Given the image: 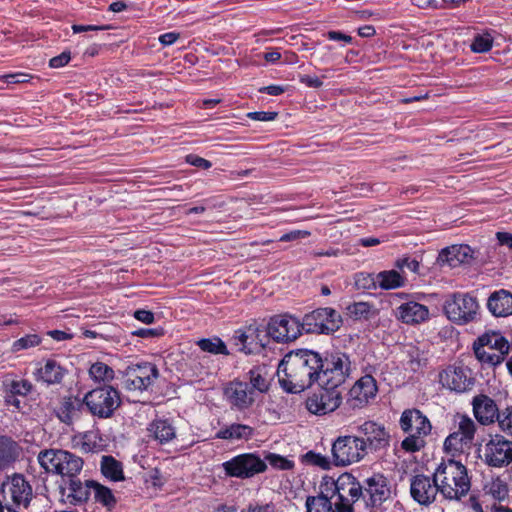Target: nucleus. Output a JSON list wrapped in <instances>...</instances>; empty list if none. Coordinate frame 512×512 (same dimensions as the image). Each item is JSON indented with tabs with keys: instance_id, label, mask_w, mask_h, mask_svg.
Here are the masks:
<instances>
[{
	"instance_id": "f257e3e1",
	"label": "nucleus",
	"mask_w": 512,
	"mask_h": 512,
	"mask_svg": "<svg viewBox=\"0 0 512 512\" xmlns=\"http://www.w3.org/2000/svg\"><path fill=\"white\" fill-rule=\"evenodd\" d=\"M321 355L313 350L298 349L287 353L278 365L277 376L281 387L289 393H299L315 382L320 385Z\"/></svg>"
},
{
	"instance_id": "f03ea898",
	"label": "nucleus",
	"mask_w": 512,
	"mask_h": 512,
	"mask_svg": "<svg viewBox=\"0 0 512 512\" xmlns=\"http://www.w3.org/2000/svg\"><path fill=\"white\" fill-rule=\"evenodd\" d=\"M434 472L435 481L439 485L443 498L460 501L470 491L471 481L468 471L461 462L453 459L443 460Z\"/></svg>"
},
{
	"instance_id": "7ed1b4c3",
	"label": "nucleus",
	"mask_w": 512,
	"mask_h": 512,
	"mask_svg": "<svg viewBox=\"0 0 512 512\" xmlns=\"http://www.w3.org/2000/svg\"><path fill=\"white\" fill-rule=\"evenodd\" d=\"M510 349L509 342L499 332H489L480 336L474 343L476 358L489 366L501 364Z\"/></svg>"
},
{
	"instance_id": "20e7f679",
	"label": "nucleus",
	"mask_w": 512,
	"mask_h": 512,
	"mask_svg": "<svg viewBox=\"0 0 512 512\" xmlns=\"http://www.w3.org/2000/svg\"><path fill=\"white\" fill-rule=\"evenodd\" d=\"M83 402L93 416L109 418L120 406L121 399L119 391L107 385L89 391Z\"/></svg>"
},
{
	"instance_id": "39448f33",
	"label": "nucleus",
	"mask_w": 512,
	"mask_h": 512,
	"mask_svg": "<svg viewBox=\"0 0 512 512\" xmlns=\"http://www.w3.org/2000/svg\"><path fill=\"white\" fill-rule=\"evenodd\" d=\"M0 491L4 499L11 502L12 509L18 512L21 509H27L34 497L31 484L24 475L19 473L7 476L1 484Z\"/></svg>"
},
{
	"instance_id": "423d86ee",
	"label": "nucleus",
	"mask_w": 512,
	"mask_h": 512,
	"mask_svg": "<svg viewBox=\"0 0 512 512\" xmlns=\"http://www.w3.org/2000/svg\"><path fill=\"white\" fill-rule=\"evenodd\" d=\"M342 325L341 315L333 308H317L302 318V328L308 334L329 335Z\"/></svg>"
},
{
	"instance_id": "0eeeda50",
	"label": "nucleus",
	"mask_w": 512,
	"mask_h": 512,
	"mask_svg": "<svg viewBox=\"0 0 512 512\" xmlns=\"http://www.w3.org/2000/svg\"><path fill=\"white\" fill-rule=\"evenodd\" d=\"M351 372V361L347 354L335 352L323 360L320 370V385L340 387Z\"/></svg>"
},
{
	"instance_id": "6e6552de",
	"label": "nucleus",
	"mask_w": 512,
	"mask_h": 512,
	"mask_svg": "<svg viewBox=\"0 0 512 512\" xmlns=\"http://www.w3.org/2000/svg\"><path fill=\"white\" fill-rule=\"evenodd\" d=\"M478 309L476 298L466 293H455L444 303V312L448 319L460 325L473 321Z\"/></svg>"
},
{
	"instance_id": "1a4fd4ad",
	"label": "nucleus",
	"mask_w": 512,
	"mask_h": 512,
	"mask_svg": "<svg viewBox=\"0 0 512 512\" xmlns=\"http://www.w3.org/2000/svg\"><path fill=\"white\" fill-rule=\"evenodd\" d=\"M333 495H337L340 512H354L353 504L363 501V481L359 482L349 473H344L333 483Z\"/></svg>"
},
{
	"instance_id": "9d476101",
	"label": "nucleus",
	"mask_w": 512,
	"mask_h": 512,
	"mask_svg": "<svg viewBox=\"0 0 512 512\" xmlns=\"http://www.w3.org/2000/svg\"><path fill=\"white\" fill-rule=\"evenodd\" d=\"M356 431L366 454L386 449L390 444L389 431L378 422L366 420L356 427Z\"/></svg>"
},
{
	"instance_id": "9b49d317",
	"label": "nucleus",
	"mask_w": 512,
	"mask_h": 512,
	"mask_svg": "<svg viewBox=\"0 0 512 512\" xmlns=\"http://www.w3.org/2000/svg\"><path fill=\"white\" fill-rule=\"evenodd\" d=\"M333 464L347 466L361 461L367 454L356 435L339 436L331 448Z\"/></svg>"
},
{
	"instance_id": "f8f14e48",
	"label": "nucleus",
	"mask_w": 512,
	"mask_h": 512,
	"mask_svg": "<svg viewBox=\"0 0 512 512\" xmlns=\"http://www.w3.org/2000/svg\"><path fill=\"white\" fill-rule=\"evenodd\" d=\"M303 331L302 321L290 314L271 317L266 327V334L278 343L294 341Z\"/></svg>"
},
{
	"instance_id": "ddd939ff",
	"label": "nucleus",
	"mask_w": 512,
	"mask_h": 512,
	"mask_svg": "<svg viewBox=\"0 0 512 512\" xmlns=\"http://www.w3.org/2000/svg\"><path fill=\"white\" fill-rule=\"evenodd\" d=\"M222 467L227 476L246 479L264 472L267 465L258 455L244 453L225 461Z\"/></svg>"
},
{
	"instance_id": "4468645a",
	"label": "nucleus",
	"mask_w": 512,
	"mask_h": 512,
	"mask_svg": "<svg viewBox=\"0 0 512 512\" xmlns=\"http://www.w3.org/2000/svg\"><path fill=\"white\" fill-rule=\"evenodd\" d=\"M157 367L149 362L128 366L123 373V387L129 391L147 390L158 378Z\"/></svg>"
},
{
	"instance_id": "2eb2a0df",
	"label": "nucleus",
	"mask_w": 512,
	"mask_h": 512,
	"mask_svg": "<svg viewBox=\"0 0 512 512\" xmlns=\"http://www.w3.org/2000/svg\"><path fill=\"white\" fill-rule=\"evenodd\" d=\"M484 463L504 468L512 463V441L502 434L491 435L484 447Z\"/></svg>"
},
{
	"instance_id": "dca6fc26",
	"label": "nucleus",
	"mask_w": 512,
	"mask_h": 512,
	"mask_svg": "<svg viewBox=\"0 0 512 512\" xmlns=\"http://www.w3.org/2000/svg\"><path fill=\"white\" fill-rule=\"evenodd\" d=\"M320 389L306 400V408L315 415H325L335 411L342 403L340 387L319 385Z\"/></svg>"
},
{
	"instance_id": "f3484780",
	"label": "nucleus",
	"mask_w": 512,
	"mask_h": 512,
	"mask_svg": "<svg viewBox=\"0 0 512 512\" xmlns=\"http://www.w3.org/2000/svg\"><path fill=\"white\" fill-rule=\"evenodd\" d=\"M391 495L390 483L382 474H373L363 480V502L366 508H380Z\"/></svg>"
},
{
	"instance_id": "a211bd4d",
	"label": "nucleus",
	"mask_w": 512,
	"mask_h": 512,
	"mask_svg": "<svg viewBox=\"0 0 512 512\" xmlns=\"http://www.w3.org/2000/svg\"><path fill=\"white\" fill-rule=\"evenodd\" d=\"M440 493L439 485L435 481V472L432 477L424 474H418L410 480V494L414 501L420 505L428 506L436 499Z\"/></svg>"
},
{
	"instance_id": "6ab92c4d",
	"label": "nucleus",
	"mask_w": 512,
	"mask_h": 512,
	"mask_svg": "<svg viewBox=\"0 0 512 512\" xmlns=\"http://www.w3.org/2000/svg\"><path fill=\"white\" fill-rule=\"evenodd\" d=\"M224 395L229 404L240 411L250 408L256 400V390L247 381L229 382L224 388Z\"/></svg>"
},
{
	"instance_id": "aec40b11",
	"label": "nucleus",
	"mask_w": 512,
	"mask_h": 512,
	"mask_svg": "<svg viewBox=\"0 0 512 512\" xmlns=\"http://www.w3.org/2000/svg\"><path fill=\"white\" fill-rule=\"evenodd\" d=\"M476 258V251L469 245L459 244L443 248L437 257L440 267L457 268L462 265H470Z\"/></svg>"
},
{
	"instance_id": "412c9836",
	"label": "nucleus",
	"mask_w": 512,
	"mask_h": 512,
	"mask_svg": "<svg viewBox=\"0 0 512 512\" xmlns=\"http://www.w3.org/2000/svg\"><path fill=\"white\" fill-rule=\"evenodd\" d=\"M33 389V385L27 379L4 378L2 381V391L4 402L7 406H12L18 412H22L25 403L19 397L27 396Z\"/></svg>"
},
{
	"instance_id": "4be33fe9",
	"label": "nucleus",
	"mask_w": 512,
	"mask_h": 512,
	"mask_svg": "<svg viewBox=\"0 0 512 512\" xmlns=\"http://www.w3.org/2000/svg\"><path fill=\"white\" fill-rule=\"evenodd\" d=\"M377 390L376 380L371 375H365L349 390L346 404L352 409L362 408L376 396Z\"/></svg>"
},
{
	"instance_id": "5701e85b",
	"label": "nucleus",
	"mask_w": 512,
	"mask_h": 512,
	"mask_svg": "<svg viewBox=\"0 0 512 512\" xmlns=\"http://www.w3.org/2000/svg\"><path fill=\"white\" fill-rule=\"evenodd\" d=\"M472 409L475 419L484 426L497 423L500 417L501 409L496 402L485 394H478L472 399Z\"/></svg>"
},
{
	"instance_id": "b1692460",
	"label": "nucleus",
	"mask_w": 512,
	"mask_h": 512,
	"mask_svg": "<svg viewBox=\"0 0 512 512\" xmlns=\"http://www.w3.org/2000/svg\"><path fill=\"white\" fill-rule=\"evenodd\" d=\"M443 386L456 392H465L474 384L470 370L465 367L449 366L440 374Z\"/></svg>"
},
{
	"instance_id": "393cba45",
	"label": "nucleus",
	"mask_w": 512,
	"mask_h": 512,
	"mask_svg": "<svg viewBox=\"0 0 512 512\" xmlns=\"http://www.w3.org/2000/svg\"><path fill=\"white\" fill-rule=\"evenodd\" d=\"M400 427L406 433L427 436L431 432L429 419L419 410H405L400 418Z\"/></svg>"
},
{
	"instance_id": "a878e982",
	"label": "nucleus",
	"mask_w": 512,
	"mask_h": 512,
	"mask_svg": "<svg viewBox=\"0 0 512 512\" xmlns=\"http://www.w3.org/2000/svg\"><path fill=\"white\" fill-rule=\"evenodd\" d=\"M397 319L406 324H419L429 318L428 307L418 302L410 301L401 304L395 312Z\"/></svg>"
},
{
	"instance_id": "bb28decb",
	"label": "nucleus",
	"mask_w": 512,
	"mask_h": 512,
	"mask_svg": "<svg viewBox=\"0 0 512 512\" xmlns=\"http://www.w3.org/2000/svg\"><path fill=\"white\" fill-rule=\"evenodd\" d=\"M148 437L159 444H167L176 438V428L168 419H155L147 427Z\"/></svg>"
},
{
	"instance_id": "cd10ccee",
	"label": "nucleus",
	"mask_w": 512,
	"mask_h": 512,
	"mask_svg": "<svg viewBox=\"0 0 512 512\" xmlns=\"http://www.w3.org/2000/svg\"><path fill=\"white\" fill-rule=\"evenodd\" d=\"M66 369L56 360L48 359L34 373L35 379L47 385L60 384L66 375Z\"/></svg>"
},
{
	"instance_id": "c85d7f7f",
	"label": "nucleus",
	"mask_w": 512,
	"mask_h": 512,
	"mask_svg": "<svg viewBox=\"0 0 512 512\" xmlns=\"http://www.w3.org/2000/svg\"><path fill=\"white\" fill-rule=\"evenodd\" d=\"M487 307L496 317L512 315V293L504 289L493 292L488 298Z\"/></svg>"
},
{
	"instance_id": "c756f323",
	"label": "nucleus",
	"mask_w": 512,
	"mask_h": 512,
	"mask_svg": "<svg viewBox=\"0 0 512 512\" xmlns=\"http://www.w3.org/2000/svg\"><path fill=\"white\" fill-rule=\"evenodd\" d=\"M92 480L82 483L76 477L69 479L68 483L63 487V493L67 495L72 503H82L89 499L92 492Z\"/></svg>"
},
{
	"instance_id": "7c9ffc66",
	"label": "nucleus",
	"mask_w": 512,
	"mask_h": 512,
	"mask_svg": "<svg viewBox=\"0 0 512 512\" xmlns=\"http://www.w3.org/2000/svg\"><path fill=\"white\" fill-rule=\"evenodd\" d=\"M254 433V429L246 424L232 423L222 427L215 435L217 439L238 441L249 440Z\"/></svg>"
},
{
	"instance_id": "2f4dec72",
	"label": "nucleus",
	"mask_w": 512,
	"mask_h": 512,
	"mask_svg": "<svg viewBox=\"0 0 512 512\" xmlns=\"http://www.w3.org/2000/svg\"><path fill=\"white\" fill-rule=\"evenodd\" d=\"M83 468V460L69 451L62 450V457L57 475L68 477L69 479L76 477Z\"/></svg>"
},
{
	"instance_id": "473e14b6",
	"label": "nucleus",
	"mask_w": 512,
	"mask_h": 512,
	"mask_svg": "<svg viewBox=\"0 0 512 512\" xmlns=\"http://www.w3.org/2000/svg\"><path fill=\"white\" fill-rule=\"evenodd\" d=\"M254 336H257V326L250 325L245 329H239L233 336L234 345L238 351L245 354H252L255 351Z\"/></svg>"
},
{
	"instance_id": "72a5a7b5",
	"label": "nucleus",
	"mask_w": 512,
	"mask_h": 512,
	"mask_svg": "<svg viewBox=\"0 0 512 512\" xmlns=\"http://www.w3.org/2000/svg\"><path fill=\"white\" fill-rule=\"evenodd\" d=\"M331 498L323 492L317 496H308L305 502L306 512H340V506L336 501L332 502Z\"/></svg>"
},
{
	"instance_id": "f704fd0d",
	"label": "nucleus",
	"mask_w": 512,
	"mask_h": 512,
	"mask_svg": "<svg viewBox=\"0 0 512 512\" xmlns=\"http://www.w3.org/2000/svg\"><path fill=\"white\" fill-rule=\"evenodd\" d=\"M61 457V449H44L39 452L37 461L46 473L57 475Z\"/></svg>"
},
{
	"instance_id": "c9c22d12",
	"label": "nucleus",
	"mask_w": 512,
	"mask_h": 512,
	"mask_svg": "<svg viewBox=\"0 0 512 512\" xmlns=\"http://www.w3.org/2000/svg\"><path fill=\"white\" fill-rule=\"evenodd\" d=\"M19 456V447L15 441L6 436H0V468L13 463Z\"/></svg>"
},
{
	"instance_id": "e433bc0d",
	"label": "nucleus",
	"mask_w": 512,
	"mask_h": 512,
	"mask_svg": "<svg viewBox=\"0 0 512 512\" xmlns=\"http://www.w3.org/2000/svg\"><path fill=\"white\" fill-rule=\"evenodd\" d=\"M378 286L384 290L396 289L404 285V277L395 270L382 271L376 274Z\"/></svg>"
},
{
	"instance_id": "4c0bfd02",
	"label": "nucleus",
	"mask_w": 512,
	"mask_h": 512,
	"mask_svg": "<svg viewBox=\"0 0 512 512\" xmlns=\"http://www.w3.org/2000/svg\"><path fill=\"white\" fill-rule=\"evenodd\" d=\"M101 472L112 481L124 479L122 465L112 456H103L101 461Z\"/></svg>"
},
{
	"instance_id": "58836bf2",
	"label": "nucleus",
	"mask_w": 512,
	"mask_h": 512,
	"mask_svg": "<svg viewBox=\"0 0 512 512\" xmlns=\"http://www.w3.org/2000/svg\"><path fill=\"white\" fill-rule=\"evenodd\" d=\"M484 490L487 495H490L493 499L503 501L508 497V485L500 477L492 478L484 486Z\"/></svg>"
},
{
	"instance_id": "ea45409f",
	"label": "nucleus",
	"mask_w": 512,
	"mask_h": 512,
	"mask_svg": "<svg viewBox=\"0 0 512 512\" xmlns=\"http://www.w3.org/2000/svg\"><path fill=\"white\" fill-rule=\"evenodd\" d=\"M407 365L411 371H418L426 366L428 361L427 353L416 346H409L407 351Z\"/></svg>"
},
{
	"instance_id": "a19ab883",
	"label": "nucleus",
	"mask_w": 512,
	"mask_h": 512,
	"mask_svg": "<svg viewBox=\"0 0 512 512\" xmlns=\"http://www.w3.org/2000/svg\"><path fill=\"white\" fill-rule=\"evenodd\" d=\"M197 345L200 347V349L204 352H208L211 354H221V355H228L229 351L227 350V347L225 343L218 337H212V338H204L200 339L197 342Z\"/></svg>"
},
{
	"instance_id": "79ce46f5",
	"label": "nucleus",
	"mask_w": 512,
	"mask_h": 512,
	"mask_svg": "<svg viewBox=\"0 0 512 512\" xmlns=\"http://www.w3.org/2000/svg\"><path fill=\"white\" fill-rule=\"evenodd\" d=\"M89 375L94 381L106 382L114 378V370L103 362H96L91 365Z\"/></svg>"
},
{
	"instance_id": "37998d69",
	"label": "nucleus",
	"mask_w": 512,
	"mask_h": 512,
	"mask_svg": "<svg viewBox=\"0 0 512 512\" xmlns=\"http://www.w3.org/2000/svg\"><path fill=\"white\" fill-rule=\"evenodd\" d=\"M90 485H92V492L94 493V498L97 502L104 506H111L115 504V497L109 488L95 481L91 482Z\"/></svg>"
},
{
	"instance_id": "c03bdc74",
	"label": "nucleus",
	"mask_w": 512,
	"mask_h": 512,
	"mask_svg": "<svg viewBox=\"0 0 512 512\" xmlns=\"http://www.w3.org/2000/svg\"><path fill=\"white\" fill-rule=\"evenodd\" d=\"M372 306L367 302H354L347 306V315L354 320L369 319Z\"/></svg>"
},
{
	"instance_id": "a18cd8bd",
	"label": "nucleus",
	"mask_w": 512,
	"mask_h": 512,
	"mask_svg": "<svg viewBox=\"0 0 512 512\" xmlns=\"http://www.w3.org/2000/svg\"><path fill=\"white\" fill-rule=\"evenodd\" d=\"M302 462L307 465H312L319 467L324 470H328L331 468V461L329 457L322 455L321 453H317L314 451H308L302 456Z\"/></svg>"
},
{
	"instance_id": "49530a36",
	"label": "nucleus",
	"mask_w": 512,
	"mask_h": 512,
	"mask_svg": "<svg viewBox=\"0 0 512 512\" xmlns=\"http://www.w3.org/2000/svg\"><path fill=\"white\" fill-rule=\"evenodd\" d=\"M249 381L247 384L253 389L256 390V398L259 394L264 393L268 390L269 385L264 376L260 373L258 369H251L248 373Z\"/></svg>"
},
{
	"instance_id": "de8ad7c7",
	"label": "nucleus",
	"mask_w": 512,
	"mask_h": 512,
	"mask_svg": "<svg viewBox=\"0 0 512 512\" xmlns=\"http://www.w3.org/2000/svg\"><path fill=\"white\" fill-rule=\"evenodd\" d=\"M460 441H472L476 433V424L468 416H462L459 421Z\"/></svg>"
},
{
	"instance_id": "09e8293b",
	"label": "nucleus",
	"mask_w": 512,
	"mask_h": 512,
	"mask_svg": "<svg viewBox=\"0 0 512 512\" xmlns=\"http://www.w3.org/2000/svg\"><path fill=\"white\" fill-rule=\"evenodd\" d=\"M78 408L72 401H65L58 409L57 416L61 422L71 424L78 415Z\"/></svg>"
},
{
	"instance_id": "8fccbe9b",
	"label": "nucleus",
	"mask_w": 512,
	"mask_h": 512,
	"mask_svg": "<svg viewBox=\"0 0 512 512\" xmlns=\"http://www.w3.org/2000/svg\"><path fill=\"white\" fill-rule=\"evenodd\" d=\"M493 38L490 34H478L474 37L470 48L475 53H485L492 48Z\"/></svg>"
},
{
	"instance_id": "3c124183",
	"label": "nucleus",
	"mask_w": 512,
	"mask_h": 512,
	"mask_svg": "<svg viewBox=\"0 0 512 512\" xmlns=\"http://www.w3.org/2000/svg\"><path fill=\"white\" fill-rule=\"evenodd\" d=\"M497 425L501 432L512 437V405H507L504 409H501Z\"/></svg>"
},
{
	"instance_id": "603ef678",
	"label": "nucleus",
	"mask_w": 512,
	"mask_h": 512,
	"mask_svg": "<svg viewBox=\"0 0 512 512\" xmlns=\"http://www.w3.org/2000/svg\"><path fill=\"white\" fill-rule=\"evenodd\" d=\"M425 446V440L424 436L417 435V434H411L409 433V436H407L401 443V447L406 452H417L421 450Z\"/></svg>"
},
{
	"instance_id": "864d4df0",
	"label": "nucleus",
	"mask_w": 512,
	"mask_h": 512,
	"mask_svg": "<svg viewBox=\"0 0 512 512\" xmlns=\"http://www.w3.org/2000/svg\"><path fill=\"white\" fill-rule=\"evenodd\" d=\"M355 286L363 290L375 289L378 286L376 275L363 272L356 274Z\"/></svg>"
},
{
	"instance_id": "5fc2aeb1",
	"label": "nucleus",
	"mask_w": 512,
	"mask_h": 512,
	"mask_svg": "<svg viewBox=\"0 0 512 512\" xmlns=\"http://www.w3.org/2000/svg\"><path fill=\"white\" fill-rule=\"evenodd\" d=\"M41 343V339L37 334H29L21 337L13 343V351L18 352L24 349L35 347Z\"/></svg>"
},
{
	"instance_id": "6e6d98bb",
	"label": "nucleus",
	"mask_w": 512,
	"mask_h": 512,
	"mask_svg": "<svg viewBox=\"0 0 512 512\" xmlns=\"http://www.w3.org/2000/svg\"><path fill=\"white\" fill-rule=\"evenodd\" d=\"M266 460L272 467L280 470H289L293 467V462L291 460H288L278 454L270 453L266 456Z\"/></svg>"
},
{
	"instance_id": "4d7b16f0",
	"label": "nucleus",
	"mask_w": 512,
	"mask_h": 512,
	"mask_svg": "<svg viewBox=\"0 0 512 512\" xmlns=\"http://www.w3.org/2000/svg\"><path fill=\"white\" fill-rule=\"evenodd\" d=\"M395 266L400 269H408L411 272L417 273L419 270V262L416 259H411L409 257L400 258L395 262Z\"/></svg>"
},
{
	"instance_id": "13d9d810",
	"label": "nucleus",
	"mask_w": 512,
	"mask_h": 512,
	"mask_svg": "<svg viewBox=\"0 0 512 512\" xmlns=\"http://www.w3.org/2000/svg\"><path fill=\"white\" fill-rule=\"evenodd\" d=\"M164 333L162 328H140L132 332V335L141 338H154L162 336Z\"/></svg>"
},
{
	"instance_id": "bf43d9fd",
	"label": "nucleus",
	"mask_w": 512,
	"mask_h": 512,
	"mask_svg": "<svg viewBox=\"0 0 512 512\" xmlns=\"http://www.w3.org/2000/svg\"><path fill=\"white\" fill-rule=\"evenodd\" d=\"M277 112H271V111H257V112H250L247 114L248 118L255 120V121H273L277 117Z\"/></svg>"
},
{
	"instance_id": "052dcab7",
	"label": "nucleus",
	"mask_w": 512,
	"mask_h": 512,
	"mask_svg": "<svg viewBox=\"0 0 512 512\" xmlns=\"http://www.w3.org/2000/svg\"><path fill=\"white\" fill-rule=\"evenodd\" d=\"M310 234L311 233L307 230H293L283 234L279 240L282 242L296 241L299 239L307 238L310 236Z\"/></svg>"
},
{
	"instance_id": "680f3d73",
	"label": "nucleus",
	"mask_w": 512,
	"mask_h": 512,
	"mask_svg": "<svg viewBox=\"0 0 512 512\" xmlns=\"http://www.w3.org/2000/svg\"><path fill=\"white\" fill-rule=\"evenodd\" d=\"M71 59V54L69 51H64L58 56H55L50 59L49 66L51 68H61L69 63Z\"/></svg>"
},
{
	"instance_id": "e2e57ef3",
	"label": "nucleus",
	"mask_w": 512,
	"mask_h": 512,
	"mask_svg": "<svg viewBox=\"0 0 512 512\" xmlns=\"http://www.w3.org/2000/svg\"><path fill=\"white\" fill-rule=\"evenodd\" d=\"M186 162L192 166L202 168V169H209L212 164L210 161L195 155V154H189L186 156Z\"/></svg>"
},
{
	"instance_id": "0e129e2a",
	"label": "nucleus",
	"mask_w": 512,
	"mask_h": 512,
	"mask_svg": "<svg viewBox=\"0 0 512 512\" xmlns=\"http://www.w3.org/2000/svg\"><path fill=\"white\" fill-rule=\"evenodd\" d=\"M134 317L145 324H152L155 320L154 314L149 310L139 309L134 312Z\"/></svg>"
},
{
	"instance_id": "69168bd1",
	"label": "nucleus",
	"mask_w": 512,
	"mask_h": 512,
	"mask_svg": "<svg viewBox=\"0 0 512 512\" xmlns=\"http://www.w3.org/2000/svg\"><path fill=\"white\" fill-rule=\"evenodd\" d=\"M300 82L310 88H320L323 85L321 78L311 75H303L300 77Z\"/></svg>"
},
{
	"instance_id": "338daca9",
	"label": "nucleus",
	"mask_w": 512,
	"mask_h": 512,
	"mask_svg": "<svg viewBox=\"0 0 512 512\" xmlns=\"http://www.w3.org/2000/svg\"><path fill=\"white\" fill-rule=\"evenodd\" d=\"M179 37L180 34L177 32H168L159 36V42L163 46H170L174 44L179 39Z\"/></svg>"
},
{
	"instance_id": "774afa93",
	"label": "nucleus",
	"mask_w": 512,
	"mask_h": 512,
	"mask_svg": "<svg viewBox=\"0 0 512 512\" xmlns=\"http://www.w3.org/2000/svg\"><path fill=\"white\" fill-rule=\"evenodd\" d=\"M496 238L501 246L508 247L512 251V234L508 232H497Z\"/></svg>"
}]
</instances>
